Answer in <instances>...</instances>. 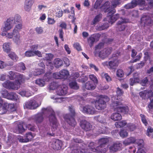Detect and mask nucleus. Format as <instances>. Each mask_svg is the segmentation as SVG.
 Returning <instances> with one entry per match:
<instances>
[{
  "label": "nucleus",
  "instance_id": "33",
  "mask_svg": "<svg viewBox=\"0 0 153 153\" xmlns=\"http://www.w3.org/2000/svg\"><path fill=\"white\" fill-rule=\"evenodd\" d=\"M133 77L134 79L131 78L130 79V84L131 85H133L135 83L139 82L140 81L138 74L137 73L134 74Z\"/></svg>",
  "mask_w": 153,
  "mask_h": 153
},
{
  "label": "nucleus",
  "instance_id": "3",
  "mask_svg": "<svg viewBox=\"0 0 153 153\" xmlns=\"http://www.w3.org/2000/svg\"><path fill=\"white\" fill-rule=\"evenodd\" d=\"M22 25L21 23L16 24L12 32L8 33L7 34V38H13V41L16 44L20 43V35L19 32L22 29Z\"/></svg>",
  "mask_w": 153,
  "mask_h": 153
},
{
  "label": "nucleus",
  "instance_id": "60",
  "mask_svg": "<svg viewBox=\"0 0 153 153\" xmlns=\"http://www.w3.org/2000/svg\"><path fill=\"white\" fill-rule=\"evenodd\" d=\"M33 51L31 50H28L25 52V55L26 57H31L34 56Z\"/></svg>",
  "mask_w": 153,
  "mask_h": 153
},
{
  "label": "nucleus",
  "instance_id": "16",
  "mask_svg": "<svg viewBox=\"0 0 153 153\" xmlns=\"http://www.w3.org/2000/svg\"><path fill=\"white\" fill-rule=\"evenodd\" d=\"M35 136V134H32L31 132H29L26 134L25 138L23 139L22 136H18V139L21 142H27L31 140Z\"/></svg>",
  "mask_w": 153,
  "mask_h": 153
},
{
  "label": "nucleus",
  "instance_id": "21",
  "mask_svg": "<svg viewBox=\"0 0 153 153\" xmlns=\"http://www.w3.org/2000/svg\"><path fill=\"white\" fill-rule=\"evenodd\" d=\"M112 48H106L100 51L97 56L100 57L103 59L108 56L111 53Z\"/></svg>",
  "mask_w": 153,
  "mask_h": 153
},
{
  "label": "nucleus",
  "instance_id": "39",
  "mask_svg": "<svg viewBox=\"0 0 153 153\" xmlns=\"http://www.w3.org/2000/svg\"><path fill=\"white\" fill-rule=\"evenodd\" d=\"M96 149H97V151L96 152L98 153H105L107 150L106 146L100 145L96 147Z\"/></svg>",
  "mask_w": 153,
  "mask_h": 153
},
{
  "label": "nucleus",
  "instance_id": "1",
  "mask_svg": "<svg viewBox=\"0 0 153 153\" xmlns=\"http://www.w3.org/2000/svg\"><path fill=\"white\" fill-rule=\"evenodd\" d=\"M49 115V120L50 124L51 126V130L52 133L50 131L47 132V134L50 136H54L55 134L54 132L57 129L58 123L55 116V113L51 107L46 108H43L42 112L33 116L32 118L35 122L36 124L41 123L43 121L44 116H47Z\"/></svg>",
  "mask_w": 153,
  "mask_h": 153
},
{
  "label": "nucleus",
  "instance_id": "23",
  "mask_svg": "<svg viewBox=\"0 0 153 153\" xmlns=\"http://www.w3.org/2000/svg\"><path fill=\"white\" fill-rule=\"evenodd\" d=\"M97 121H99L100 123L102 124V125L101 126H102V127H100V129H99V133H101L102 134H105L107 133L108 131H107V130L106 129L107 128L106 126H103V125H105V124L106 123H105V119H103L102 120H100V117H97Z\"/></svg>",
  "mask_w": 153,
  "mask_h": 153
},
{
  "label": "nucleus",
  "instance_id": "31",
  "mask_svg": "<svg viewBox=\"0 0 153 153\" xmlns=\"http://www.w3.org/2000/svg\"><path fill=\"white\" fill-rule=\"evenodd\" d=\"M85 88L90 90H94L96 87V85L90 81H88L84 85Z\"/></svg>",
  "mask_w": 153,
  "mask_h": 153
},
{
  "label": "nucleus",
  "instance_id": "51",
  "mask_svg": "<svg viewBox=\"0 0 153 153\" xmlns=\"http://www.w3.org/2000/svg\"><path fill=\"white\" fill-rule=\"evenodd\" d=\"M13 63L11 62L10 63H5L4 62L0 60V68L2 69L5 68L7 66H10L13 65Z\"/></svg>",
  "mask_w": 153,
  "mask_h": 153
},
{
  "label": "nucleus",
  "instance_id": "2",
  "mask_svg": "<svg viewBox=\"0 0 153 153\" xmlns=\"http://www.w3.org/2000/svg\"><path fill=\"white\" fill-rule=\"evenodd\" d=\"M146 3L148 4V8L146 7L143 8V9L140 8V10L147 9L149 10V8L153 7V0H132L130 3H128L124 6V7L126 9H131L139 5L143 7L146 6Z\"/></svg>",
  "mask_w": 153,
  "mask_h": 153
},
{
  "label": "nucleus",
  "instance_id": "15",
  "mask_svg": "<svg viewBox=\"0 0 153 153\" xmlns=\"http://www.w3.org/2000/svg\"><path fill=\"white\" fill-rule=\"evenodd\" d=\"M80 110L84 113L93 115L94 114L96 111L94 107L90 105L81 106Z\"/></svg>",
  "mask_w": 153,
  "mask_h": 153
},
{
  "label": "nucleus",
  "instance_id": "4",
  "mask_svg": "<svg viewBox=\"0 0 153 153\" xmlns=\"http://www.w3.org/2000/svg\"><path fill=\"white\" fill-rule=\"evenodd\" d=\"M40 97L37 95L33 98L27 101L24 104L25 109L30 110H34L36 109L41 105V102L40 101Z\"/></svg>",
  "mask_w": 153,
  "mask_h": 153
},
{
  "label": "nucleus",
  "instance_id": "34",
  "mask_svg": "<svg viewBox=\"0 0 153 153\" xmlns=\"http://www.w3.org/2000/svg\"><path fill=\"white\" fill-rule=\"evenodd\" d=\"M7 99L17 101L19 99V98L18 95L16 93L11 92L9 93Z\"/></svg>",
  "mask_w": 153,
  "mask_h": 153
},
{
  "label": "nucleus",
  "instance_id": "40",
  "mask_svg": "<svg viewBox=\"0 0 153 153\" xmlns=\"http://www.w3.org/2000/svg\"><path fill=\"white\" fill-rule=\"evenodd\" d=\"M59 85L55 82H53L50 83L48 86V88L50 90H54L58 88Z\"/></svg>",
  "mask_w": 153,
  "mask_h": 153
},
{
  "label": "nucleus",
  "instance_id": "6",
  "mask_svg": "<svg viewBox=\"0 0 153 153\" xmlns=\"http://www.w3.org/2000/svg\"><path fill=\"white\" fill-rule=\"evenodd\" d=\"M99 100L95 102V106L96 108L98 110H103L106 107V102L109 100V98L106 96L100 95L98 97Z\"/></svg>",
  "mask_w": 153,
  "mask_h": 153
},
{
  "label": "nucleus",
  "instance_id": "61",
  "mask_svg": "<svg viewBox=\"0 0 153 153\" xmlns=\"http://www.w3.org/2000/svg\"><path fill=\"white\" fill-rule=\"evenodd\" d=\"M18 69L20 71L22 70L24 71L25 70L26 68L25 64L23 63H19L18 65Z\"/></svg>",
  "mask_w": 153,
  "mask_h": 153
},
{
  "label": "nucleus",
  "instance_id": "30",
  "mask_svg": "<svg viewBox=\"0 0 153 153\" xmlns=\"http://www.w3.org/2000/svg\"><path fill=\"white\" fill-rule=\"evenodd\" d=\"M9 18L12 20V22L14 25V24L21 23L22 22L21 17L18 14H16L14 17H10Z\"/></svg>",
  "mask_w": 153,
  "mask_h": 153
},
{
  "label": "nucleus",
  "instance_id": "48",
  "mask_svg": "<svg viewBox=\"0 0 153 153\" xmlns=\"http://www.w3.org/2000/svg\"><path fill=\"white\" fill-rule=\"evenodd\" d=\"M102 17V15L100 14L96 16L91 22V25H94L96 24L99 22Z\"/></svg>",
  "mask_w": 153,
  "mask_h": 153
},
{
  "label": "nucleus",
  "instance_id": "5",
  "mask_svg": "<svg viewBox=\"0 0 153 153\" xmlns=\"http://www.w3.org/2000/svg\"><path fill=\"white\" fill-rule=\"evenodd\" d=\"M120 3V0H112L111 7L110 6V3L108 1H107L102 5L101 9L103 10L105 12H109V14H112L116 12L114 8Z\"/></svg>",
  "mask_w": 153,
  "mask_h": 153
},
{
  "label": "nucleus",
  "instance_id": "63",
  "mask_svg": "<svg viewBox=\"0 0 153 153\" xmlns=\"http://www.w3.org/2000/svg\"><path fill=\"white\" fill-rule=\"evenodd\" d=\"M124 75V72L123 71L120 69L117 70V75L119 77H121Z\"/></svg>",
  "mask_w": 153,
  "mask_h": 153
},
{
  "label": "nucleus",
  "instance_id": "24",
  "mask_svg": "<svg viewBox=\"0 0 153 153\" xmlns=\"http://www.w3.org/2000/svg\"><path fill=\"white\" fill-rule=\"evenodd\" d=\"M63 143L62 141L59 140H53L51 147L54 149L59 150L62 146Z\"/></svg>",
  "mask_w": 153,
  "mask_h": 153
},
{
  "label": "nucleus",
  "instance_id": "56",
  "mask_svg": "<svg viewBox=\"0 0 153 153\" xmlns=\"http://www.w3.org/2000/svg\"><path fill=\"white\" fill-rule=\"evenodd\" d=\"M1 93L2 97L7 99L9 93L7 90L3 89L1 91Z\"/></svg>",
  "mask_w": 153,
  "mask_h": 153
},
{
  "label": "nucleus",
  "instance_id": "58",
  "mask_svg": "<svg viewBox=\"0 0 153 153\" xmlns=\"http://www.w3.org/2000/svg\"><path fill=\"white\" fill-rule=\"evenodd\" d=\"M127 127L128 130L130 131H134L136 128V126L134 124L131 123L128 124Z\"/></svg>",
  "mask_w": 153,
  "mask_h": 153
},
{
  "label": "nucleus",
  "instance_id": "28",
  "mask_svg": "<svg viewBox=\"0 0 153 153\" xmlns=\"http://www.w3.org/2000/svg\"><path fill=\"white\" fill-rule=\"evenodd\" d=\"M110 14H109V15L108 13L107 18V19H108V22L112 24L118 19L119 16L118 14H116L113 15H111Z\"/></svg>",
  "mask_w": 153,
  "mask_h": 153
},
{
  "label": "nucleus",
  "instance_id": "12",
  "mask_svg": "<svg viewBox=\"0 0 153 153\" xmlns=\"http://www.w3.org/2000/svg\"><path fill=\"white\" fill-rule=\"evenodd\" d=\"M51 74H46L43 77L42 79H39L36 81V83L40 87L44 86L45 84V82H49L51 79Z\"/></svg>",
  "mask_w": 153,
  "mask_h": 153
},
{
  "label": "nucleus",
  "instance_id": "20",
  "mask_svg": "<svg viewBox=\"0 0 153 153\" xmlns=\"http://www.w3.org/2000/svg\"><path fill=\"white\" fill-rule=\"evenodd\" d=\"M23 123L22 122L17 121L15 122V128L14 132L16 133H22L25 131L23 127Z\"/></svg>",
  "mask_w": 153,
  "mask_h": 153
},
{
  "label": "nucleus",
  "instance_id": "52",
  "mask_svg": "<svg viewBox=\"0 0 153 153\" xmlns=\"http://www.w3.org/2000/svg\"><path fill=\"white\" fill-rule=\"evenodd\" d=\"M90 80L93 82V83L97 84L98 83V80L97 77L94 74H90L89 75Z\"/></svg>",
  "mask_w": 153,
  "mask_h": 153
},
{
  "label": "nucleus",
  "instance_id": "49",
  "mask_svg": "<svg viewBox=\"0 0 153 153\" xmlns=\"http://www.w3.org/2000/svg\"><path fill=\"white\" fill-rule=\"evenodd\" d=\"M8 56L10 59L14 61H17L18 59V57L14 52H10Z\"/></svg>",
  "mask_w": 153,
  "mask_h": 153
},
{
  "label": "nucleus",
  "instance_id": "55",
  "mask_svg": "<svg viewBox=\"0 0 153 153\" xmlns=\"http://www.w3.org/2000/svg\"><path fill=\"white\" fill-rule=\"evenodd\" d=\"M120 136L123 138H125L128 136V133L125 129H122L119 132Z\"/></svg>",
  "mask_w": 153,
  "mask_h": 153
},
{
  "label": "nucleus",
  "instance_id": "57",
  "mask_svg": "<svg viewBox=\"0 0 153 153\" xmlns=\"http://www.w3.org/2000/svg\"><path fill=\"white\" fill-rule=\"evenodd\" d=\"M103 44L102 43H99L98 45H97L95 47V51L94 52V53L95 56H97V50L99 49H100L103 47Z\"/></svg>",
  "mask_w": 153,
  "mask_h": 153
},
{
  "label": "nucleus",
  "instance_id": "46",
  "mask_svg": "<svg viewBox=\"0 0 153 153\" xmlns=\"http://www.w3.org/2000/svg\"><path fill=\"white\" fill-rule=\"evenodd\" d=\"M69 85L70 87L73 89L77 90L79 88V85L75 81L71 82L69 84Z\"/></svg>",
  "mask_w": 153,
  "mask_h": 153
},
{
  "label": "nucleus",
  "instance_id": "25",
  "mask_svg": "<svg viewBox=\"0 0 153 153\" xmlns=\"http://www.w3.org/2000/svg\"><path fill=\"white\" fill-rule=\"evenodd\" d=\"M131 144L135 143L137 145L138 148H141L143 146V140L141 139H136L135 137H129Z\"/></svg>",
  "mask_w": 153,
  "mask_h": 153
},
{
  "label": "nucleus",
  "instance_id": "13",
  "mask_svg": "<svg viewBox=\"0 0 153 153\" xmlns=\"http://www.w3.org/2000/svg\"><path fill=\"white\" fill-rule=\"evenodd\" d=\"M68 87L65 85H59L56 89V94L59 96H64L68 93Z\"/></svg>",
  "mask_w": 153,
  "mask_h": 153
},
{
  "label": "nucleus",
  "instance_id": "7",
  "mask_svg": "<svg viewBox=\"0 0 153 153\" xmlns=\"http://www.w3.org/2000/svg\"><path fill=\"white\" fill-rule=\"evenodd\" d=\"M96 143H94L91 142L87 144H85V143H82V145L84 146V149L82 148V149H76L80 152L82 151L83 152V153H91V151L94 152H96L97 151V149L95 148L97 145Z\"/></svg>",
  "mask_w": 153,
  "mask_h": 153
},
{
  "label": "nucleus",
  "instance_id": "50",
  "mask_svg": "<svg viewBox=\"0 0 153 153\" xmlns=\"http://www.w3.org/2000/svg\"><path fill=\"white\" fill-rule=\"evenodd\" d=\"M17 75L16 78L17 79V80L15 81L19 82L20 83V82H23L25 79V77L22 74L17 73Z\"/></svg>",
  "mask_w": 153,
  "mask_h": 153
},
{
  "label": "nucleus",
  "instance_id": "29",
  "mask_svg": "<svg viewBox=\"0 0 153 153\" xmlns=\"http://www.w3.org/2000/svg\"><path fill=\"white\" fill-rule=\"evenodd\" d=\"M71 11H70L68 9L64 10L63 12L65 13H71V14H69L68 17L71 19H73L72 20V22H74L75 19H74V16L75 15L74 8L73 7H71Z\"/></svg>",
  "mask_w": 153,
  "mask_h": 153
},
{
  "label": "nucleus",
  "instance_id": "62",
  "mask_svg": "<svg viewBox=\"0 0 153 153\" xmlns=\"http://www.w3.org/2000/svg\"><path fill=\"white\" fill-rule=\"evenodd\" d=\"M148 94L147 91H143L140 93V95L143 98H144L146 95H148Z\"/></svg>",
  "mask_w": 153,
  "mask_h": 153
},
{
  "label": "nucleus",
  "instance_id": "19",
  "mask_svg": "<svg viewBox=\"0 0 153 153\" xmlns=\"http://www.w3.org/2000/svg\"><path fill=\"white\" fill-rule=\"evenodd\" d=\"M117 97H111V101H112V104L116 103V101H118L120 102L122 100V99L121 97L123 95V92L119 88H117L116 91Z\"/></svg>",
  "mask_w": 153,
  "mask_h": 153
},
{
  "label": "nucleus",
  "instance_id": "10",
  "mask_svg": "<svg viewBox=\"0 0 153 153\" xmlns=\"http://www.w3.org/2000/svg\"><path fill=\"white\" fill-rule=\"evenodd\" d=\"M12 20L8 18L5 23L4 25L1 29L2 32L1 35L3 36H5L7 38V34L8 33L7 31L11 29L13 27L14 24L12 22Z\"/></svg>",
  "mask_w": 153,
  "mask_h": 153
},
{
  "label": "nucleus",
  "instance_id": "32",
  "mask_svg": "<svg viewBox=\"0 0 153 153\" xmlns=\"http://www.w3.org/2000/svg\"><path fill=\"white\" fill-rule=\"evenodd\" d=\"M99 35L97 34H94L90 36L88 39V42L90 47H91L97 38H98Z\"/></svg>",
  "mask_w": 153,
  "mask_h": 153
},
{
  "label": "nucleus",
  "instance_id": "43",
  "mask_svg": "<svg viewBox=\"0 0 153 153\" xmlns=\"http://www.w3.org/2000/svg\"><path fill=\"white\" fill-rule=\"evenodd\" d=\"M5 104H7L6 106L8 111L10 112H13L16 110L15 106L14 104L8 103L7 102H5Z\"/></svg>",
  "mask_w": 153,
  "mask_h": 153
},
{
  "label": "nucleus",
  "instance_id": "59",
  "mask_svg": "<svg viewBox=\"0 0 153 153\" xmlns=\"http://www.w3.org/2000/svg\"><path fill=\"white\" fill-rule=\"evenodd\" d=\"M101 76L102 77L105 78L107 82H109L111 80V78L107 73H103L102 74Z\"/></svg>",
  "mask_w": 153,
  "mask_h": 153
},
{
  "label": "nucleus",
  "instance_id": "9",
  "mask_svg": "<svg viewBox=\"0 0 153 153\" xmlns=\"http://www.w3.org/2000/svg\"><path fill=\"white\" fill-rule=\"evenodd\" d=\"M20 83L19 82L15 81L12 82L7 80L2 84L3 86L6 89L9 90H17L20 87Z\"/></svg>",
  "mask_w": 153,
  "mask_h": 153
},
{
  "label": "nucleus",
  "instance_id": "44",
  "mask_svg": "<svg viewBox=\"0 0 153 153\" xmlns=\"http://www.w3.org/2000/svg\"><path fill=\"white\" fill-rule=\"evenodd\" d=\"M44 73V70L42 68L35 69L32 72L34 76L39 75Z\"/></svg>",
  "mask_w": 153,
  "mask_h": 153
},
{
  "label": "nucleus",
  "instance_id": "37",
  "mask_svg": "<svg viewBox=\"0 0 153 153\" xmlns=\"http://www.w3.org/2000/svg\"><path fill=\"white\" fill-rule=\"evenodd\" d=\"M53 63L55 67L57 68L62 66L63 64L62 60L59 58L55 59L54 60Z\"/></svg>",
  "mask_w": 153,
  "mask_h": 153
},
{
  "label": "nucleus",
  "instance_id": "14",
  "mask_svg": "<svg viewBox=\"0 0 153 153\" xmlns=\"http://www.w3.org/2000/svg\"><path fill=\"white\" fill-rule=\"evenodd\" d=\"M120 54V52L117 51L116 53L113 55L112 60L109 62V66L111 69H114V67L118 66L119 63V60L117 59L118 56Z\"/></svg>",
  "mask_w": 153,
  "mask_h": 153
},
{
  "label": "nucleus",
  "instance_id": "45",
  "mask_svg": "<svg viewBox=\"0 0 153 153\" xmlns=\"http://www.w3.org/2000/svg\"><path fill=\"white\" fill-rule=\"evenodd\" d=\"M7 104L5 102L3 105L0 107V114H3L6 113L8 111L7 106Z\"/></svg>",
  "mask_w": 153,
  "mask_h": 153
},
{
  "label": "nucleus",
  "instance_id": "35",
  "mask_svg": "<svg viewBox=\"0 0 153 153\" xmlns=\"http://www.w3.org/2000/svg\"><path fill=\"white\" fill-rule=\"evenodd\" d=\"M62 79H67L69 76V74L68 71L66 70L63 69L59 71Z\"/></svg>",
  "mask_w": 153,
  "mask_h": 153
},
{
  "label": "nucleus",
  "instance_id": "54",
  "mask_svg": "<svg viewBox=\"0 0 153 153\" xmlns=\"http://www.w3.org/2000/svg\"><path fill=\"white\" fill-rule=\"evenodd\" d=\"M102 1V0H97L95 3L94 5V8L96 9H98L99 8L101 9L102 5H101V4Z\"/></svg>",
  "mask_w": 153,
  "mask_h": 153
},
{
  "label": "nucleus",
  "instance_id": "38",
  "mask_svg": "<svg viewBox=\"0 0 153 153\" xmlns=\"http://www.w3.org/2000/svg\"><path fill=\"white\" fill-rule=\"evenodd\" d=\"M2 48L3 51L7 53H10L11 49L10 44L7 42L4 43L3 45Z\"/></svg>",
  "mask_w": 153,
  "mask_h": 153
},
{
  "label": "nucleus",
  "instance_id": "64",
  "mask_svg": "<svg viewBox=\"0 0 153 153\" xmlns=\"http://www.w3.org/2000/svg\"><path fill=\"white\" fill-rule=\"evenodd\" d=\"M151 133H152V136L153 137V129L150 127H149L147 130V135L148 136H150Z\"/></svg>",
  "mask_w": 153,
  "mask_h": 153
},
{
  "label": "nucleus",
  "instance_id": "8",
  "mask_svg": "<svg viewBox=\"0 0 153 153\" xmlns=\"http://www.w3.org/2000/svg\"><path fill=\"white\" fill-rule=\"evenodd\" d=\"M69 109L71 115L70 116L69 114H66L64 116V118L69 125L74 126L76 124V122L73 118V116L75 114L74 109L72 106H69Z\"/></svg>",
  "mask_w": 153,
  "mask_h": 153
},
{
  "label": "nucleus",
  "instance_id": "27",
  "mask_svg": "<svg viewBox=\"0 0 153 153\" xmlns=\"http://www.w3.org/2000/svg\"><path fill=\"white\" fill-rule=\"evenodd\" d=\"M19 93L21 96L26 97H29L34 94L33 92H30L28 89H22L20 91Z\"/></svg>",
  "mask_w": 153,
  "mask_h": 153
},
{
  "label": "nucleus",
  "instance_id": "47",
  "mask_svg": "<svg viewBox=\"0 0 153 153\" xmlns=\"http://www.w3.org/2000/svg\"><path fill=\"white\" fill-rule=\"evenodd\" d=\"M109 25L108 23H105L102 25H99L97 26V29L99 30H101L108 28Z\"/></svg>",
  "mask_w": 153,
  "mask_h": 153
},
{
  "label": "nucleus",
  "instance_id": "11",
  "mask_svg": "<svg viewBox=\"0 0 153 153\" xmlns=\"http://www.w3.org/2000/svg\"><path fill=\"white\" fill-rule=\"evenodd\" d=\"M114 111L118 112H120L123 114H127L128 113L129 109L127 106H123L120 102L116 101V103L112 104Z\"/></svg>",
  "mask_w": 153,
  "mask_h": 153
},
{
  "label": "nucleus",
  "instance_id": "26",
  "mask_svg": "<svg viewBox=\"0 0 153 153\" xmlns=\"http://www.w3.org/2000/svg\"><path fill=\"white\" fill-rule=\"evenodd\" d=\"M80 125L82 128L86 131L91 130L92 127V125L85 120H82L81 121Z\"/></svg>",
  "mask_w": 153,
  "mask_h": 153
},
{
  "label": "nucleus",
  "instance_id": "36",
  "mask_svg": "<svg viewBox=\"0 0 153 153\" xmlns=\"http://www.w3.org/2000/svg\"><path fill=\"white\" fill-rule=\"evenodd\" d=\"M111 119L114 121H118L121 120L122 117L120 114L118 113H114L112 114L111 116Z\"/></svg>",
  "mask_w": 153,
  "mask_h": 153
},
{
  "label": "nucleus",
  "instance_id": "53",
  "mask_svg": "<svg viewBox=\"0 0 153 153\" xmlns=\"http://www.w3.org/2000/svg\"><path fill=\"white\" fill-rule=\"evenodd\" d=\"M126 124L125 121H123L120 122H116L115 123L116 127L117 128H120L125 126Z\"/></svg>",
  "mask_w": 153,
  "mask_h": 153
},
{
  "label": "nucleus",
  "instance_id": "22",
  "mask_svg": "<svg viewBox=\"0 0 153 153\" xmlns=\"http://www.w3.org/2000/svg\"><path fill=\"white\" fill-rule=\"evenodd\" d=\"M141 23L144 26L149 25L153 22V21L149 16L143 15L141 19Z\"/></svg>",
  "mask_w": 153,
  "mask_h": 153
},
{
  "label": "nucleus",
  "instance_id": "42",
  "mask_svg": "<svg viewBox=\"0 0 153 153\" xmlns=\"http://www.w3.org/2000/svg\"><path fill=\"white\" fill-rule=\"evenodd\" d=\"M8 74L7 76L10 79L13 80L16 78L17 73L11 71H9Z\"/></svg>",
  "mask_w": 153,
  "mask_h": 153
},
{
  "label": "nucleus",
  "instance_id": "17",
  "mask_svg": "<svg viewBox=\"0 0 153 153\" xmlns=\"http://www.w3.org/2000/svg\"><path fill=\"white\" fill-rule=\"evenodd\" d=\"M53 57V55L51 53H46L45 57V60L47 61L46 65L49 70H52L53 68V64L51 60Z\"/></svg>",
  "mask_w": 153,
  "mask_h": 153
},
{
  "label": "nucleus",
  "instance_id": "41",
  "mask_svg": "<svg viewBox=\"0 0 153 153\" xmlns=\"http://www.w3.org/2000/svg\"><path fill=\"white\" fill-rule=\"evenodd\" d=\"M109 139V138L107 137L101 138L98 141V143L100 145L106 146L105 144L108 142Z\"/></svg>",
  "mask_w": 153,
  "mask_h": 153
},
{
  "label": "nucleus",
  "instance_id": "18",
  "mask_svg": "<svg viewBox=\"0 0 153 153\" xmlns=\"http://www.w3.org/2000/svg\"><path fill=\"white\" fill-rule=\"evenodd\" d=\"M128 22V20L123 19H121L117 23V30L119 31H122L124 30L126 26V23Z\"/></svg>",
  "mask_w": 153,
  "mask_h": 153
}]
</instances>
